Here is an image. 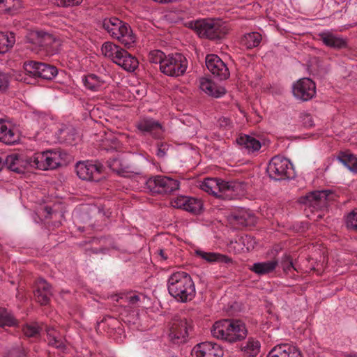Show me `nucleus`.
<instances>
[{
    "label": "nucleus",
    "mask_w": 357,
    "mask_h": 357,
    "mask_svg": "<svg viewBox=\"0 0 357 357\" xmlns=\"http://www.w3.org/2000/svg\"><path fill=\"white\" fill-rule=\"evenodd\" d=\"M229 222L236 229H240L245 227L255 226L257 223V218L248 211L241 210L230 215Z\"/></svg>",
    "instance_id": "2eb2a0df"
},
{
    "label": "nucleus",
    "mask_w": 357,
    "mask_h": 357,
    "mask_svg": "<svg viewBox=\"0 0 357 357\" xmlns=\"http://www.w3.org/2000/svg\"><path fill=\"white\" fill-rule=\"evenodd\" d=\"M8 80L5 74L0 71V90L5 89L7 87Z\"/></svg>",
    "instance_id": "6e6d98bb"
},
{
    "label": "nucleus",
    "mask_w": 357,
    "mask_h": 357,
    "mask_svg": "<svg viewBox=\"0 0 357 357\" xmlns=\"http://www.w3.org/2000/svg\"><path fill=\"white\" fill-rule=\"evenodd\" d=\"M188 68V60L181 53L169 54L162 63L160 71L170 77H179L185 74Z\"/></svg>",
    "instance_id": "6e6552de"
},
{
    "label": "nucleus",
    "mask_w": 357,
    "mask_h": 357,
    "mask_svg": "<svg viewBox=\"0 0 357 357\" xmlns=\"http://www.w3.org/2000/svg\"><path fill=\"white\" fill-rule=\"evenodd\" d=\"M213 86V82L206 78H202L200 80V89L206 93L210 89V87Z\"/></svg>",
    "instance_id": "864d4df0"
},
{
    "label": "nucleus",
    "mask_w": 357,
    "mask_h": 357,
    "mask_svg": "<svg viewBox=\"0 0 357 357\" xmlns=\"http://www.w3.org/2000/svg\"><path fill=\"white\" fill-rule=\"evenodd\" d=\"M208 70L220 80H225L229 77V70L225 62L216 54H208L205 59Z\"/></svg>",
    "instance_id": "ddd939ff"
},
{
    "label": "nucleus",
    "mask_w": 357,
    "mask_h": 357,
    "mask_svg": "<svg viewBox=\"0 0 357 357\" xmlns=\"http://www.w3.org/2000/svg\"><path fill=\"white\" fill-rule=\"evenodd\" d=\"M20 135L15 128L8 127V123L0 119V142L14 144L20 140Z\"/></svg>",
    "instance_id": "412c9836"
},
{
    "label": "nucleus",
    "mask_w": 357,
    "mask_h": 357,
    "mask_svg": "<svg viewBox=\"0 0 357 357\" xmlns=\"http://www.w3.org/2000/svg\"><path fill=\"white\" fill-rule=\"evenodd\" d=\"M319 40L327 47L333 49H342L347 46L345 39L339 37L330 31H324L318 34Z\"/></svg>",
    "instance_id": "4be33fe9"
},
{
    "label": "nucleus",
    "mask_w": 357,
    "mask_h": 357,
    "mask_svg": "<svg viewBox=\"0 0 357 357\" xmlns=\"http://www.w3.org/2000/svg\"><path fill=\"white\" fill-rule=\"evenodd\" d=\"M188 27L194 30L200 38L220 40L228 33L225 24L219 20L202 19L188 23Z\"/></svg>",
    "instance_id": "7ed1b4c3"
},
{
    "label": "nucleus",
    "mask_w": 357,
    "mask_h": 357,
    "mask_svg": "<svg viewBox=\"0 0 357 357\" xmlns=\"http://www.w3.org/2000/svg\"><path fill=\"white\" fill-rule=\"evenodd\" d=\"M231 319H224L215 321L211 330L213 337L229 342L230 328H232Z\"/></svg>",
    "instance_id": "6ab92c4d"
},
{
    "label": "nucleus",
    "mask_w": 357,
    "mask_h": 357,
    "mask_svg": "<svg viewBox=\"0 0 357 357\" xmlns=\"http://www.w3.org/2000/svg\"><path fill=\"white\" fill-rule=\"evenodd\" d=\"M218 122L220 127L225 128H226L227 126H229L231 123L229 119L225 117L220 118Z\"/></svg>",
    "instance_id": "bf43d9fd"
},
{
    "label": "nucleus",
    "mask_w": 357,
    "mask_h": 357,
    "mask_svg": "<svg viewBox=\"0 0 357 357\" xmlns=\"http://www.w3.org/2000/svg\"><path fill=\"white\" fill-rule=\"evenodd\" d=\"M336 3L340 4L341 3H343L344 0H333Z\"/></svg>",
    "instance_id": "69168bd1"
},
{
    "label": "nucleus",
    "mask_w": 357,
    "mask_h": 357,
    "mask_svg": "<svg viewBox=\"0 0 357 357\" xmlns=\"http://www.w3.org/2000/svg\"><path fill=\"white\" fill-rule=\"evenodd\" d=\"M346 223L349 229L357 230V209L348 215Z\"/></svg>",
    "instance_id": "a18cd8bd"
},
{
    "label": "nucleus",
    "mask_w": 357,
    "mask_h": 357,
    "mask_svg": "<svg viewBox=\"0 0 357 357\" xmlns=\"http://www.w3.org/2000/svg\"><path fill=\"white\" fill-rule=\"evenodd\" d=\"M43 31L29 30L24 39V44H30L31 46H26V49L31 51L36 50L40 43V38Z\"/></svg>",
    "instance_id": "473e14b6"
},
{
    "label": "nucleus",
    "mask_w": 357,
    "mask_h": 357,
    "mask_svg": "<svg viewBox=\"0 0 357 357\" xmlns=\"http://www.w3.org/2000/svg\"><path fill=\"white\" fill-rule=\"evenodd\" d=\"M226 90L224 87L217 86L213 82V86L207 91V94L215 98H219L225 94Z\"/></svg>",
    "instance_id": "de8ad7c7"
},
{
    "label": "nucleus",
    "mask_w": 357,
    "mask_h": 357,
    "mask_svg": "<svg viewBox=\"0 0 357 357\" xmlns=\"http://www.w3.org/2000/svg\"><path fill=\"white\" fill-rule=\"evenodd\" d=\"M7 357H22V352L20 349H14L8 352Z\"/></svg>",
    "instance_id": "13d9d810"
},
{
    "label": "nucleus",
    "mask_w": 357,
    "mask_h": 357,
    "mask_svg": "<svg viewBox=\"0 0 357 357\" xmlns=\"http://www.w3.org/2000/svg\"><path fill=\"white\" fill-rule=\"evenodd\" d=\"M70 137H72V139H64V142H65L66 143H67V144H71L73 143V142L74 139L73 138V135H70Z\"/></svg>",
    "instance_id": "e2e57ef3"
},
{
    "label": "nucleus",
    "mask_w": 357,
    "mask_h": 357,
    "mask_svg": "<svg viewBox=\"0 0 357 357\" xmlns=\"http://www.w3.org/2000/svg\"><path fill=\"white\" fill-rule=\"evenodd\" d=\"M54 211L50 206H46L43 208V215L45 219L51 218Z\"/></svg>",
    "instance_id": "4d7b16f0"
},
{
    "label": "nucleus",
    "mask_w": 357,
    "mask_h": 357,
    "mask_svg": "<svg viewBox=\"0 0 357 357\" xmlns=\"http://www.w3.org/2000/svg\"><path fill=\"white\" fill-rule=\"evenodd\" d=\"M236 142L249 153L258 151L261 146V143L258 139L248 135H240L236 139Z\"/></svg>",
    "instance_id": "393cba45"
},
{
    "label": "nucleus",
    "mask_w": 357,
    "mask_h": 357,
    "mask_svg": "<svg viewBox=\"0 0 357 357\" xmlns=\"http://www.w3.org/2000/svg\"><path fill=\"white\" fill-rule=\"evenodd\" d=\"M33 294L37 303L41 305H47L52 296V287L45 280L39 278L35 282Z\"/></svg>",
    "instance_id": "f3484780"
},
{
    "label": "nucleus",
    "mask_w": 357,
    "mask_h": 357,
    "mask_svg": "<svg viewBox=\"0 0 357 357\" xmlns=\"http://www.w3.org/2000/svg\"><path fill=\"white\" fill-rule=\"evenodd\" d=\"M45 331L47 333L48 344L54 347L56 349H65V344L62 338L59 336V334L52 327L46 326Z\"/></svg>",
    "instance_id": "7c9ffc66"
},
{
    "label": "nucleus",
    "mask_w": 357,
    "mask_h": 357,
    "mask_svg": "<svg viewBox=\"0 0 357 357\" xmlns=\"http://www.w3.org/2000/svg\"><path fill=\"white\" fill-rule=\"evenodd\" d=\"M196 357H222L224 351L220 346L211 342H202L194 348Z\"/></svg>",
    "instance_id": "a211bd4d"
},
{
    "label": "nucleus",
    "mask_w": 357,
    "mask_h": 357,
    "mask_svg": "<svg viewBox=\"0 0 357 357\" xmlns=\"http://www.w3.org/2000/svg\"><path fill=\"white\" fill-rule=\"evenodd\" d=\"M57 73L58 70L54 66L34 61L24 62V82L28 84H33L29 79H35L36 77H40L51 80Z\"/></svg>",
    "instance_id": "423d86ee"
},
{
    "label": "nucleus",
    "mask_w": 357,
    "mask_h": 357,
    "mask_svg": "<svg viewBox=\"0 0 357 357\" xmlns=\"http://www.w3.org/2000/svg\"><path fill=\"white\" fill-rule=\"evenodd\" d=\"M167 290L171 296L181 303L192 301L196 294L195 285L191 276L184 271H177L170 275L167 280Z\"/></svg>",
    "instance_id": "f257e3e1"
},
{
    "label": "nucleus",
    "mask_w": 357,
    "mask_h": 357,
    "mask_svg": "<svg viewBox=\"0 0 357 357\" xmlns=\"http://www.w3.org/2000/svg\"><path fill=\"white\" fill-rule=\"evenodd\" d=\"M186 211L193 215H199L203 211V202L200 199L191 197Z\"/></svg>",
    "instance_id": "37998d69"
},
{
    "label": "nucleus",
    "mask_w": 357,
    "mask_h": 357,
    "mask_svg": "<svg viewBox=\"0 0 357 357\" xmlns=\"http://www.w3.org/2000/svg\"><path fill=\"white\" fill-rule=\"evenodd\" d=\"M333 195V192L329 190L313 191L301 197V202L313 207H321L326 206L327 202L332 199L331 196Z\"/></svg>",
    "instance_id": "4468645a"
},
{
    "label": "nucleus",
    "mask_w": 357,
    "mask_h": 357,
    "mask_svg": "<svg viewBox=\"0 0 357 357\" xmlns=\"http://www.w3.org/2000/svg\"><path fill=\"white\" fill-rule=\"evenodd\" d=\"M195 254L207 262H220L227 264L231 261V259L228 256L216 252H207L203 250H196Z\"/></svg>",
    "instance_id": "bb28decb"
},
{
    "label": "nucleus",
    "mask_w": 357,
    "mask_h": 357,
    "mask_svg": "<svg viewBox=\"0 0 357 357\" xmlns=\"http://www.w3.org/2000/svg\"><path fill=\"white\" fill-rule=\"evenodd\" d=\"M232 328H230L229 342H236L244 340L247 336V328L245 324L239 319H231Z\"/></svg>",
    "instance_id": "b1692460"
},
{
    "label": "nucleus",
    "mask_w": 357,
    "mask_h": 357,
    "mask_svg": "<svg viewBox=\"0 0 357 357\" xmlns=\"http://www.w3.org/2000/svg\"><path fill=\"white\" fill-rule=\"evenodd\" d=\"M17 320L13 314L4 307H0V327L14 326Z\"/></svg>",
    "instance_id": "58836bf2"
},
{
    "label": "nucleus",
    "mask_w": 357,
    "mask_h": 357,
    "mask_svg": "<svg viewBox=\"0 0 357 357\" xmlns=\"http://www.w3.org/2000/svg\"><path fill=\"white\" fill-rule=\"evenodd\" d=\"M15 43V38L13 33L8 34L0 32V54L7 52Z\"/></svg>",
    "instance_id": "e433bc0d"
},
{
    "label": "nucleus",
    "mask_w": 357,
    "mask_h": 357,
    "mask_svg": "<svg viewBox=\"0 0 357 357\" xmlns=\"http://www.w3.org/2000/svg\"><path fill=\"white\" fill-rule=\"evenodd\" d=\"M188 335V325L186 319L174 317L169 323V334L171 340L175 344L185 342Z\"/></svg>",
    "instance_id": "f8f14e48"
},
{
    "label": "nucleus",
    "mask_w": 357,
    "mask_h": 357,
    "mask_svg": "<svg viewBox=\"0 0 357 357\" xmlns=\"http://www.w3.org/2000/svg\"><path fill=\"white\" fill-rule=\"evenodd\" d=\"M56 43V40L52 35L46 32H43L38 47H40V49H43L51 54H54L56 50L53 47V45Z\"/></svg>",
    "instance_id": "f704fd0d"
},
{
    "label": "nucleus",
    "mask_w": 357,
    "mask_h": 357,
    "mask_svg": "<svg viewBox=\"0 0 357 357\" xmlns=\"http://www.w3.org/2000/svg\"><path fill=\"white\" fill-rule=\"evenodd\" d=\"M102 28L112 38L119 40L126 48H130L135 43V36L129 24L116 17L105 19L102 22Z\"/></svg>",
    "instance_id": "20e7f679"
},
{
    "label": "nucleus",
    "mask_w": 357,
    "mask_h": 357,
    "mask_svg": "<svg viewBox=\"0 0 357 357\" xmlns=\"http://www.w3.org/2000/svg\"><path fill=\"white\" fill-rule=\"evenodd\" d=\"M115 63L128 72L135 71L139 66L137 59L125 50L120 52V55L116 59Z\"/></svg>",
    "instance_id": "5701e85b"
},
{
    "label": "nucleus",
    "mask_w": 357,
    "mask_h": 357,
    "mask_svg": "<svg viewBox=\"0 0 357 357\" xmlns=\"http://www.w3.org/2000/svg\"><path fill=\"white\" fill-rule=\"evenodd\" d=\"M83 82L86 88L92 91H98L103 84V82L94 74H89L84 76Z\"/></svg>",
    "instance_id": "4c0bfd02"
},
{
    "label": "nucleus",
    "mask_w": 357,
    "mask_h": 357,
    "mask_svg": "<svg viewBox=\"0 0 357 357\" xmlns=\"http://www.w3.org/2000/svg\"><path fill=\"white\" fill-rule=\"evenodd\" d=\"M167 57L165 54L158 50H152L149 52L148 55V59L149 62L152 63L159 64L160 70L162 68V63H163V61Z\"/></svg>",
    "instance_id": "c03bdc74"
},
{
    "label": "nucleus",
    "mask_w": 357,
    "mask_h": 357,
    "mask_svg": "<svg viewBox=\"0 0 357 357\" xmlns=\"http://www.w3.org/2000/svg\"><path fill=\"white\" fill-rule=\"evenodd\" d=\"M107 163L109 168L118 174L128 172V167L124 165L119 158L109 159L107 160Z\"/></svg>",
    "instance_id": "a19ab883"
},
{
    "label": "nucleus",
    "mask_w": 357,
    "mask_h": 357,
    "mask_svg": "<svg viewBox=\"0 0 357 357\" xmlns=\"http://www.w3.org/2000/svg\"><path fill=\"white\" fill-rule=\"evenodd\" d=\"M82 0H54V4L59 7H70L80 4Z\"/></svg>",
    "instance_id": "09e8293b"
},
{
    "label": "nucleus",
    "mask_w": 357,
    "mask_h": 357,
    "mask_svg": "<svg viewBox=\"0 0 357 357\" xmlns=\"http://www.w3.org/2000/svg\"><path fill=\"white\" fill-rule=\"evenodd\" d=\"M43 324L38 322H30L24 324V336L38 340L40 337V332L43 329Z\"/></svg>",
    "instance_id": "72a5a7b5"
},
{
    "label": "nucleus",
    "mask_w": 357,
    "mask_h": 357,
    "mask_svg": "<svg viewBox=\"0 0 357 357\" xmlns=\"http://www.w3.org/2000/svg\"><path fill=\"white\" fill-rule=\"evenodd\" d=\"M123 50V48L111 42L104 43L101 47L102 54L105 57L110 59L114 63H115L116 59L119 58L120 52H121Z\"/></svg>",
    "instance_id": "c85d7f7f"
},
{
    "label": "nucleus",
    "mask_w": 357,
    "mask_h": 357,
    "mask_svg": "<svg viewBox=\"0 0 357 357\" xmlns=\"http://www.w3.org/2000/svg\"><path fill=\"white\" fill-rule=\"evenodd\" d=\"M243 238L244 241L245 240H248H248L250 239V236H245V238Z\"/></svg>",
    "instance_id": "338daca9"
},
{
    "label": "nucleus",
    "mask_w": 357,
    "mask_h": 357,
    "mask_svg": "<svg viewBox=\"0 0 357 357\" xmlns=\"http://www.w3.org/2000/svg\"><path fill=\"white\" fill-rule=\"evenodd\" d=\"M337 159L350 171L357 173V158L349 152H340Z\"/></svg>",
    "instance_id": "2f4dec72"
},
{
    "label": "nucleus",
    "mask_w": 357,
    "mask_h": 357,
    "mask_svg": "<svg viewBox=\"0 0 357 357\" xmlns=\"http://www.w3.org/2000/svg\"><path fill=\"white\" fill-rule=\"evenodd\" d=\"M157 155L159 158H164L169 150V145L167 143H158Z\"/></svg>",
    "instance_id": "3c124183"
},
{
    "label": "nucleus",
    "mask_w": 357,
    "mask_h": 357,
    "mask_svg": "<svg viewBox=\"0 0 357 357\" xmlns=\"http://www.w3.org/2000/svg\"><path fill=\"white\" fill-rule=\"evenodd\" d=\"M261 40V35L259 32L254 31L244 34L241 42L247 49H252L258 47Z\"/></svg>",
    "instance_id": "c756f323"
},
{
    "label": "nucleus",
    "mask_w": 357,
    "mask_h": 357,
    "mask_svg": "<svg viewBox=\"0 0 357 357\" xmlns=\"http://www.w3.org/2000/svg\"><path fill=\"white\" fill-rule=\"evenodd\" d=\"M226 90L224 87L217 86L213 82V86L207 91V94L215 98H219L225 94Z\"/></svg>",
    "instance_id": "49530a36"
},
{
    "label": "nucleus",
    "mask_w": 357,
    "mask_h": 357,
    "mask_svg": "<svg viewBox=\"0 0 357 357\" xmlns=\"http://www.w3.org/2000/svg\"><path fill=\"white\" fill-rule=\"evenodd\" d=\"M268 357H301L300 350L289 344H280L274 347Z\"/></svg>",
    "instance_id": "aec40b11"
},
{
    "label": "nucleus",
    "mask_w": 357,
    "mask_h": 357,
    "mask_svg": "<svg viewBox=\"0 0 357 357\" xmlns=\"http://www.w3.org/2000/svg\"><path fill=\"white\" fill-rule=\"evenodd\" d=\"M180 182L168 176L158 175L146 182V189L153 195H168L179 189Z\"/></svg>",
    "instance_id": "0eeeda50"
},
{
    "label": "nucleus",
    "mask_w": 357,
    "mask_h": 357,
    "mask_svg": "<svg viewBox=\"0 0 357 357\" xmlns=\"http://www.w3.org/2000/svg\"><path fill=\"white\" fill-rule=\"evenodd\" d=\"M77 175L82 180L98 181L103 171V166L100 163L91 162H78L75 166Z\"/></svg>",
    "instance_id": "9b49d317"
},
{
    "label": "nucleus",
    "mask_w": 357,
    "mask_h": 357,
    "mask_svg": "<svg viewBox=\"0 0 357 357\" xmlns=\"http://www.w3.org/2000/svg\"><path fill=\"white\" fill-rule=\"evenodd\" d=\"M267 172L272 179L275 181L284 180L292 176V165L286 158L275 155L270 160Z\"/></svg>",
    "instance_id": "1a4fd4ad"
},
{
    "label": "nucleus",
    "mask_w": 357,
    "mask_h": 357,
    "mask_svg": "<svg viewBox=\"0 0 357 357\" xmlns=\"http://www.w3.org/2000/svg\"><path fill=\"white\" fill-rule=\"evenodd\" d=\"M139 301V297L137 295L129 297V302L132 304L136 303Z\"/></svg>",
    "instance_id": "680f3d73"
},
{
    "label": "nucleus",
    "mask_w": 357,
    "mask_h": 357,
    "mask_svg": "<svg viewBox=\"0 0 357 357\" xmlns=\"http://www.w3.org/2000/svg\"><path fill=\"white\" fill-rule=\"evenodd\" d=\"M158 255L161 257V258H162L163 260H166V259H167L168 256H167V255L165 253V250H163V249H160V250H158Z\"/></svg>",
    "instance_id": "052dcab7"
},
{
    "label": "nucleus",
    "mask_w": 357,
    "mask_h": 357,
    "mask_svg": "<svg viewBox=\"0 0 357 357\" xmlns=\"http://www.w3.org/2000/svg\"><path fill=\"white\" fill-rule=\"evenodd\" d=\"M200 188L215 197L231 200L237 197L236 185L216 178H206L200 184Z\"/></svg>",
    "instance_id": "39448f33"
},
{
    "label": "nucleus",
    "mask_w": 357,
    "mask_h": 357,
    "mask_svg": "<svg viewBox=\"0 0 357 357\" xmlns=\"http://www.w3.org/2000/svg\"><path fill=\"white\" fill-rule=\"evenodd\" d=\"M15 0H0V12L10 9L11 3Z\"/></svg>",
    "instance_id": "5fc2aeb1"
},
{
    "label": "nucleus",
    "mask_w": 357,
    "mask_h": 357,
    "mask_svg": "<svg viewBox=\"0 0 357 357\" xmlns=\"http://www.w3.org/2000/svg\"><path fill=\"white\" fill-rule=\"evenodd\" d=\"M68 156L66 153L61 150L35 153L33 157L27 158L24 161V168L30 167L40 170L54 169L66 165Z\"/></svg>",
    "instance_id": "f03ea898"
},
{
    "label": "nucleus",
    "mask_w": 357,
    "mask_h": 357,
    "mask_svg": "<svg viewBox=\"0 0 357 357\" xmlns=\"http://www.w3.org/2000/svg\"><path fill=\"white\" fill-rule=\"evenodd\" d=\"M294 96L301 101H308L316 95V84L310 78H301L292 85Z\"/></svg>",
    "instance_id": "9d476101"
},
{
    "label": "nucleus",
    "mask_w": 357,
    "mask_h": 357,
    "mask_svg": "<svg viewBox=\"0 0 357 357\" xmlns=\"http://www.w3.org/2000/svg\"><path fill=\"white\" fill-rule=\"evenodd\" d=\"M109 239L105 237L93 238L89 243L93 245H99L97 247H91L85 250L86 255L91 256L92 254H105L109 249L110 243H107Z\"/></svg>",
    "instance_id": "a878e982"
},
{
    "label": "nucleus",
    "mask_w": 357,
    "mask_h": 357,
    "mask_svg": "<svg viewBox=\"0 0 357 357\" xmlns=\"http://www.w3.org/2000/svg\"><path fill=\"white\" fill-rule=\"evenodd\" d=\"M136 127L142 134H149L155 139L160 138L163 134L161 124L153 119H140L137 122Z\"/></svg>",
    "instance_id": "dca6fc26"
},
{
    "label": "nucleus",
    "mask_w": 357,
    "mask_h": 357,
    "mask_svg": "<svg viewBox=\"0 0 357 357\" xmlns=\"http://www.w3.org/2000/svg\"><path fill=\"white\" fill-rule=\"evenodd\" d=\"M260 350V343L258 340L249 338L245 344L241 347V351L249 357L256 356Z\"/></svg>",
    "instance_id": "c9c22d12"
},
{
    "label": "nucleus",
    "mask_w": 357,
    "mask_h": 357,
    "mask_svg": "<svg viewBox=\"0 0 357 357\" xmlns=\"http://www.w3.org/2000/svg\"><path fill=\"white\" fill-rule=\"evenodd\" d=\"M282 266L284 271H289L291 268H294L292 259L289 255L284 256L282 261Z\"/></svg>",
    "instance_id": "603ef678"
},
{
    "label": "nucleus",
    "mask_w": 357,
    "mask_h": 357,
    "mask_svg": "<svg viewBox=\"0 0 357 357\" xmlns=\"http://www.w3.org/2000/svg\"><path fill=\"white\" fill-rule=\"evenodd\" d=\"M4 165L3 159L0 156V171L1 170L3 166Z\"/></svg>",
    "instance_id": "0e129e2a"
},
{
    "label": "nucleus",
    "mask_w": 357,
    "mask_h": 357,
    "mask_svg": "<svg viewBox=\"0 0 357 357\" xmlns=\"http://www.w3.org/2000/svg\"><path fill=\"white\" fill-rule=\"evenodd\" d=\"M278 265V261L271 260L264 262H257L250 268V270L257 275H264L275 270Z\"/></svg>",
    "instance_id": "cd10ccee"
},
{
    "label": "nucleus",
    "mask_w": 357,
    "mask_h": 357,
    "mask_svg": "<svg viewBox=\"0 0 357 357\" xmlns=\"http://www.w3.org/2000/svg\"><path fill=\"white\" fill-rule=\"evenodd\" d=\"M5 164L10 170L18 174L21 173L22 160L17 155L12 154L6 156Z\"/></svg>",
    "instance_id": "ea45409f"
},
{
    "label": "nucleus",
    "mask_w": 357,
    "mask_h": 357,
    "mask_svg": "<svg viewBox=\"0 0 357 357\" xmlns=\"http://www.w3.org/2000/svg\"><path fill=\"white\" fill-rule=\"evenodd\" d=\"M191 197L183 195L178 196L172 199L171 204L174 208L186 211L188 206L190 204Z\"/></svg>",
    "instance_id": "79ce46f5"
},
{
    "label": "nucleus",
    "mask_w": 357,
    "mask_h": 357,
    "mask_svg": "<svg viewBox=\"0 0 357 357\" xmlns=\"http://www.w3.org/2000/svg\"><path fill=\"white\" fill-rule=\"evenodd\" d=\"M300 118L301 119L303 125L306 128H311L314 126V121L312 116L307 113L301 114Z\"/></svg>",
    "instance_id": "8fccbe9b"
}]
</instances>
